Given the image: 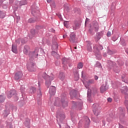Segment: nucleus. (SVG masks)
<instances>
[{
	"label": "nucleus",
	"mask_w": 128,
	"mask_h": 128,
	"mask_svg": "<svg viewBox=\"0 0 128 128\" xmlns=\"http://www.w3.org/2000/svg\"><path fill=\"white\" fill-rule=\"evenodd\" d=\"M124 104L126 108L128 106V94L125 96Z\"/></svg>",
	"instance_id": "obj_32"
},
{
	"label": "nucleus",
	"mask_w": 128,
	"mask_h": 128,
	"mask_svg": "<svg viewBox=\"0 0 128 128\" xmlns=\"http://www.w3.org/2000/svg\"><path fill=\"white\" fill-rule=\"evenodd\" d=\"M4 16H6V13L2 11H0V18H4Z\"/></svg>",
	"instance_id": "obj_35"
},
{
	"label": "nucleus",
	"mask_w": 128,
	"mask_h": 128,
	"mask_svg": "<svg viewBox=\"0 0 128 128\" xmlns=\"http://www.w3.org/2000/svg\"><path fill=\"white\" fill-rule=\"evenodd\" d=\"M56 87L54 86H51L49 90V94L50 96H54L56 94Z\"/></svg>",
	"instance_id": "obj_12"
},
{
	"label": "nucleus",
	"mask_w": 128,
	"mask_h": 128,
	"mask_svg": "<svg viewBox=\"0 0 128 128\" xmlns=\"http://www.w3.org/2000/svg\"><path fill=\"white\" fill-rule=\"evenodd\" d=\"M108 54L110 56H112V54H114V52L110 49H108Z\"/></svg>",
	"instance_id": "obj_41"
},
{
	"label": "nucleus",
	"mask_w": 128,
	"mask_h": 128,
	"mask_svg": "<svg viewBox=\"0 0 128 128\" xmlns=\"http://www.w3.org/2000/svg\"><path fill=\"white\" fill-rule=\"evenodd\" d=\"M119 128H124V126H122V124H119Z\"/></svg>",
	"instance_id": "obj_61"
},
{
	"label": "nucleus",
	"mask_w": 128,
	"mask_h": 128,
	"mask_svg": "<svg viewBox=\"0 0 128 128\" xmlns=\"http://www.w3.org/2000/svg\"><path fill=\"white\" fill-rule=\"evenodd\" d=\"M92 90L90 89H88V93H87V100L88 102H92V100L90 99V92Z\"/></svg>",
	"instance_id": "obj_20"
},
{
	"label": "nucleus",
	"mask_w": 128,
	"mask_h": 128,
	"mask_svg": "<svg viewBox=\"0 0 128 128\" xmlns=\"http://www.w3.org/2000/svg\"><path fill=\"white\" fill-rule=\"evenodd\" d=\"M88 32H90V34H92L94 32V29L92 28H90L89 29Z\"/></svg>",
	"instance_id": "obj_50"
},
{
	"label": "nucleus",
	"mask_w": 128,
	"mask_h": 128,
	"mask_svg": "<svg viewBox=\"0 0 128 128\" xmlns=\"http://www.w3.org/2000/svg\"><path fill=\"white\" fill-rule=\"evenodd\" d=\"M106 36L108 38H110V36H112V32H110L108 31L107 32Z\"/></svg>",
	"instance_id": "obj_49"
},
{
	"label": "nucleus",
	"mask_w": 128,
	"mask_h": 128,
	"mask_svg": "<svg viewBox=\"0 0 128 128\" xmlns=\"http://www.w3.org/2000/svg\"><path fill=\"white\" fill-rule=\"evenodd\" d=\"M38 49L36 48L34 51L30 52L28 56L30 58V60L32 58H38Z\"/></svg>",
	"instance_id": "obj_4"
},
{
	"label": "nucleus",
	"mask_w": 128,
	"mask_h": 128,
	"mask_svg": "<svg viewBox=\"0 0 128 128\" xmlns=\"http://www.w3.org/2000/svg\"><path fill=\"white\" fill-rule=\"evenodd\" d=\"M103 56H104V58H106V52L104 53Z\"/></svg>",
	"instance_id": "obj_62"
},
{
	"label": "nucleus",
	"mask_w": 128,
	"mask_h": 128,
	"mask_svg": "<svg viewBox=\"0 0 128 128\" xmlns=\"http://www.w3.org/2000/svg\"><path fill=\"white\" fill-rule=\"evenodd\" d=\"M42 78L45 80L46 86L48 88L52 84V81L54 80V75L52 74L50 76L44 73L42 75Z\"/></svg>",
	"instance_id": "obj_1"
},
{
	"label": "nucleus",
	"mask_w": 128,
	"mask_h": 128,
	"mask_svg": "<svg viewBox=\"0 0 128 128\" xmlns=\"http://www.w3.org/2000/svg\"><path fill=\"white\" fill-rule=\"evenodd\" d=\"M24 124L26 126V128H30V120L28 118H26L25 122H24Z\"/></svg>",
	"instance_id": "obj_16"
},
{
	"label": "nucleus",
	"mask_w": 128,
	"mask_h": 128,
	"mask_svg": "<svg viewBox=\"0 0 128 128\" xmlns=\"http://www.w3.org/2000/svg\"><path fill=\"white\" fill-rule=\"evenodd\" d=\"M70 60L66 58H62V64H63V68L64 70L68 68V64L70 62Z\"/></svg>",
	"instance_id": "obj_9"
},
{
	"label": "nucleus",
	"mask_w": 128,
	"mask_h": 128,
	"mask_svg": "<svg viewBox=\"0 0 128 128\" xmlns=\"http://www.w3.org/2000/svg\"><path fill=\"white\" fill-rule=\"evenodd\" d=\"M76 34H74V32L70 33L69 38L70 42H76Z\"/></svg>",
	"instance_id": "obj_10"
},
{
	"label": "nucleus",
	"mask_w": 128,
	"mask_h": 128,
	"mask_svg": "<svg viewBox=\"0 0 128 128\" xmlns=\"http://www.w3.org/2000/svg\"><path fill=\"white\" fill-rule=\"evenodd\" d=\"M8 98H10L12 96H13L14 102H18V96L16 94V90H11L7 94Z\"/></svg>",
	"instance_id": "obj_2"
},
{
	"label": "nucleus",
	"mask_w": 128,
	"mask_h": 128,
	"mask_svg": "<svg viewBox=\"0 0 128 128\" xmlns=\"http://www.w3.org/2000/svg\"><path fill=\"white\" fill-rule=\"evenodd\" d=\"M72 104L73 106H82V102H80V103L76 102H72Z\"/></svg>",
	"instance_id": "obj_25"
},
{
	"label": "nucleus",
	"mask_w": 128,
	"mask_h": 128,
	"mask_svg": "<svg viewBox=\"0 0 128 128\" xmlns=\"http://www.w3.org/2000/svg\"><path fill=\"white\" fill-rule=\"evenodd\" d=\"M70 96H71L72 98H76V90H72L70 92Z\"/></svg>",
	"instance_id": "obj_19"
},
{
	"label": "nucleus",
	"mask_w": 128,
	"mask_h": 128,
	"mask_svg": "<svg viewBox=\"0 0 128 128\" xmlns=\"http://www.w3.org/2000/svg\"><path fill=\"white\" fill-rule=\"evenodd\" d=\"M46 2H48V4H50V2H52V0H46Z\"/></svg>",
	"instance_id": "obj_60"
},
{
	"label": "nucleus",
	"mask_w": 128,
	"mask_h": 128,
	"mask_svg": "<svg viewBox=\"0 0 128 128\" xmlns=\"http://www.w3.org/2000/svg\"><path fill=\"white\" fill-rule=\"evenodd\" d=\"M26 0H22L20 2V6H24L26 4Z\"/></svg>",
	"instance_id": "obj_42"
},
{
	"label": "nucleus",
	"mask_w": 128,
	"mask_h": 128,
	"mask_svg": "<svg viewBox=\"0 0 128 128\" xmlns=\"http://www.w3.org/2000/svg\"><path fill=\"white\" fill-rule=\"evenodd\" d=\"M20 42H22V44H24L26 43V41L24 40L22 38H21Z\"/></svg>",
	"instance_id": "obj_52"
},
{
	"label": "nucleus",
	"mask_w": 128,
	"mask_h": 128,
	"mask_svg": "<svg viewBox=\"0 0 128 128\" xmlns=\"http://www.w3.org/2000/svg\"><path fill=\"white\" fill-rule=\"evenodd\" d=\"M64 26H66V28L67 27V26H68V22H66V21H65V22H64Z\"/></svg>",
	"instance_id": "obj_46"
},
{
	"label": "nucleus",
	"mask_w": 128,
	"mask_h": 128,
	"mask_svg": "<svg viewBox=\"0 0 128 128\" xmlns=\"http://www.w3.org/2000/svg\"><path fill=\"white\" fill-rule=\"evenodd\" d=\"M40 82H38V86L39 87V90L38 91V98H40L42 96V91H40Z\"/></svg>",
	"instance_id": "obj_30"
},
{
	"label": "nucleus",
	"mask_w": 128,
	"mask_h": 128,
	"mask_svg": "<svg viewBox=\"0 0 128 128\" xmlns=\"http://www.w3.org/2000/svg\"><path fill=\"white\" fill-rule=\"evenodd\" d=\"M88 84H94V80L90 79L88 80Z\"/></svg>",
	"instance_id": "obj_45"
},
{
	"label": "nucleus",
	"mask_w": 128,
	"mask_h": 128,
	"mask_svg": "<svg viewBox=\"0 0 128 128\" xmlns=\"http://www.w3.org/2000/svg\"><path fill=\"white\" fill-rule=\"evenodd\" d=\"M58 44L56 42H54L53 45L52 46V54L54 56H56V54H58V52L54 50H58Z\"/></svg>",
	"instance_id": "obj_5"
},
{
	"label": "nucleus",
	"mask_w": 128,
	"mask_h": 128,
	"mask_svg": "<svg viewBox=\"0 0 128 128\" xmlns=\"http://www.w3.org/2000/svg\"><path fill=\"white\" fill-rule=\"evenodd\" d=\"M104 36V31H101L100 32H97L96 34V40H100L101 38Z\"/></svg>",
	"instance_id": "obj_17"
},
{
	"label": "nucleus",
	"mask_w": 128,
	"mask_h": 128,
	"mask_svg": "<svg viewBox=\"0 0 128 128\" xmlns=\"http://www.w3.org/2000/svg\"><path fill=\"white\" fill-rule=\"evenodd\" d=\"M94 80H98V77L97 76H94Z\"/></svg>",
	"instance_id": "obj_56"
},
{
	"label": "nucleus",
	"mask_w": 128,
	"mask_h": 128,
	"mask_svg": "<svg viewBox=\"0 0 128 128\" xmlns=\"http://www.w3.org/2000/svg\"><path fill=\"white\" fill-rule=\"evenodd\" d=\"M64 74L63 72H60L59 74V78L61 80H64L65 78Z\"/></svg>",
	"instance_id": "obj_27"
},
{
	"label": "nucleus",
	"mask_w": 128,
	"mask_h": 128,
	"mask_svg": "<svg viewBox=\"0 0 128 128\" xmlns=\"http://www.w3.org/2000/svg\"><path fill=\"white\" fill-rule=\"evenodd\" d=\"M116 40H118V38H116V36H112V40H114V42H116Z\"/></svg>",
	"instance_id": "obj_47"
},
{
	"label": "nucleus",
	"mask_w": 128,
	"mask_h": 128,
	"mask_svg": "<svg viewBox=\"0 0 128 128\" xmlns=\"http://www.w3.org/2000/svg\"><path fill=\"white\" fill-rule=\"evenodd\" d=\"M56 118H57V122H60V124H62V122L64 120V118H66V115L64 114H60V115H58V114H57L56 116ZM58 123V124L60 126V128H62V124Z\"/></svg>",
	"instance_id": "obj_3"
},
{
	"label": "nucleus",
	"mask_w": 128,
	"mask_h": 128,
	"mask_svg": "<svg viewBox=\"0 0 128 128\" xmlns=\"http://www.w3.org/2000/svg\"><path fill=\"white\" fill-rule=\"evenodd\" d=\"M108 102H112V99L110 98H108Z\"/></svg>",
	"instance_id": "obj_53"
},
{
	"label": "nucleus",
	"mask_w": 128,
	"mask_h": 128,
	"mask_svg": "<svg viewBox=\"0 0 128 128\" xmlns=\"http://www.w3.org/2000/svg\"><path fill=\"white\" fill-rule=\"evenodd\" d=\"M32 14H33V16H38V14H40V10H37L36 12L34 10H32Z\"/></svg>",
	"instance_id": "obj_28"
},
{
	"label": "nucleus",
	"mask_w": 128,
	"mask_h": 128,
	"mask_svg": "<svg viewBox=\"0 0 128 128\" xmlns=\"http://www.w3.org/2000/svg\"><path fill=\"white\" fill-rule=\"evenodd\" d=\"M94 106H96V104H93L92 106V110H93V112L95 116H98V114H100V111L96 109V108H94Z\"/></svg>",
	"instance_id": "obj_15"
},
{
	"label": "nucleus",
	"mask_w": 128,
	"mask_h": 128,
	"mask_svg": "<svg viewBox=\"0 0 128 128\" xmlns=\"http://www.w3.org/2000/svg\"><path fill=\"white\" fill-rule=\"evenodd\" d=\"M16 18H17L18 20H20V16H17Z\"/></svg>",
	"instance_id": "obj_59"
},
{
	"label": "nucleus",
	"mask_w": 128,
	"mask_h": 128,
	"mask_svg": "<svg viewBox=\"0 0 128 128\" xmlns=\"http://www.w3.org/2000/svg\"><path fill=\"white\" fill-rule=\"evenodd\" d=\"M83 118L86 122V124L88 125L90 124V118H88V117L84 116Z\"/></svg>",
	"instance_id": "obj_24"
},
{
	"label": "nucleus",
	"mask_w": 128,
	"mask_h": 128,
	"mask_svg": "<svg viewBox=\"0 0 128 128\" xmlns=\"http://www.w3.org/2000/svg\"><path fill=\"white\" fill-rule=\"evenodd\" d=\"M35 64L34 62H30V64H27V68L28 70H30V72H32V70H30V68H33Z\"/></svg>",
	"instance_id": "obj_22"
},
{
	"label": "nucleus",
	"mask_w": 128,
	"mask_h": 128,
	"mask_svg": "<svg viewBox=\"0 0 128 128\" xmlns=\"http://www.w3.org/2000/svg\"><path fill=\"white\" fill-rule=\"evenodd\" d=\"M89 19L86 18V20L85 24H86V22H88Z\"/></svg>",
	"instance_id": "obj_63"
},
{
	"label": "nucleus",
	"mask_w": 128,
	"mask_h": 128,
	"mask_svg": "<svg viewBox=\"0 0 128 128\" xmlns=\"http://www.w3.org/2000/svg\"><path fill=\"white\" fill-rule=\"evenodd\" d=\"M95 66L96 68H102V64H100L98 62H96V65H95Z\"/></svg>",
	"instance_id": "obj_40"
},
{
	"label": "nucleus",
	"mask_w": 128,
	"mask_h": 128,
	"mask_svg": "<svg viewBox=\"0 0 128 128\" xmlns=\"http://www.w3.org/2000/svg\"><path fill=\"white\" fill-rule=\"evenodd\" d=\"M6 100V96L4 95L0 96V102H4Z\"/></svg>",
	"instance_id": "obj_31"
},
{
	"label": "nucleus",
	"mask_w": 128,
	"mask_h": 128,
	"mask_svg": "<svg viewBox=\"0 0 128 128\" xmlns=\"http://www.w3.org/2000/svg\"><path fill=\"white\" fill-rule=\"evenodd\" d=\"M36 90V88L34 87H32L30 88V92H31V94H34V92Z\"/></svg>",
	"instance_id": "obj_39"
},
{
	"label": "nucleus",
	"mask_w": 128,
	"mask_h": 128,
	"mask_svg": "<svg viewBox=\"0 0 128 128\" xmlns=\"http://www.w3.org/2000/svg\"><path fill=\"white\" fill-rule=\"evenodd\" d=\"M20 40H22L21 38H20L16 40V44H17V46H18V44H20V42H21Z\"/></svg>",
	"instance_id": "obj_43"
},
{
	"label": "nucleus",
	"mask_w": 128,
	"mask_h": 128,
	"mask_svg": "<svg viewBox=\"0 0 128 128\" xmlns=\"http://www.w3.org/2000/svg\"><path fill=\"white\" fill-rule=\"evenodd\" d=\"M122 94H125V96L128 94V88L126 86H124L120 88Z\"/></svg>",
	"instance_id": "obj_11"
},
{
	"label": "nucleus",
	"mask_w": 128,
	"mask_h": 128,
	"mask_svg": "<svg viewBox=\"0 0 128 128\" xmlns=\"http://www.w3.org/2000/svg\"><path fill=\"white\" fill-rule=\"evenodd\" d=\"M29 50H30V46L28 45H25L24 46L23 52L24 54H28Z\"/></svg>",
	"instance_id": "obj_18"
},
{
	"label": "nucleus",
	"mask_w": 128,
	"mask_h": 128,
	"mask_svg": "<svg viewBox=\"0 0 128 128\" xmlns=\"http://www.w3.org/2000/svg\"><path fill=\"white\" fill-rule=\"evenodd\" d=\"M12 50L14 54H18V46L14 44H12Z\"/></svg>",
	"instance_id": "obj_23"
},
{
	"label": "nucleus",
	"mask_w": 128,
	"mask_h": 128,
	"mask_svg": "<svg viewBox=\"0 0 128 128\" xmlns=\"http://www.w3.org/2000/svg\"><path fill=\"white\" fill-rule=\"evenodd\" d=\"M122 82H125V84H128V81L126 79V74H123L122 76Z\"/></svg>",
	"instance_id": "obj_29"
},
{
	"label": "nucleus",
	"mask_w": 128,
	"mask_h": 128,
	"mask_svg": "<svg viewBox=\"0 0 128 128\" xmlns=\"http://www.w3.org/2000/svg\"><path fill=\"white\" fill-rule=\"evenodd\" d=\"M7 128H12V125H10V126L7 125Z\"/></svg>",
	"instance_id": "obj_58"
},
{
	"label": "nucleus",
	"mask_w": 128,
	"mask_h": 128,
	"mask_svg": "<svg viewBox=\"0 0 128 128\" xmlns=\"http://www.w3.org/2000/svg\"><path fill=\"white\" fill-rule=\"evenodd\" d=\"M108 87L106 84L102 85L101 86V87L100 88V93L101 94H104V92H106V90H108Z\"/></svg>",
	"instance_id": "obj_13"
},
{
	"label": "nucleus",
	"mask_w": 128,
	"mask_h": 128,
	"mask_svg": "<svg viewBox=\"0 0 128 128\" xmlns=\"http://www.w3.org/2000/svg\"><path fill=\"white\" fill-rule=\"evenodd\" d=\"M14 0H10V4H12V2H14Z\"/></svg>",
	"instance_id": "obj_64"
},
{
	"label": "nucleus",
	"mask_w": 128,
	"mask_h": 128,
	"mask_svg": "<svg viewBox=\"0 0 128 128\" xmlns=\"http://www.w3.org/2000/svg\"><path fill=\"white\" fill-rule=\"evenodd\" d=\"M50 6L52 8H56V3L54 1H52L50 3Z\"/></svg>",
	"instance_id": "obj_37"
},
{
	"label": "nucleus",
	"mask_w": 128,
	"mask_h": 128,
	"mask_svg": "<svg viewBox=\"0 0 128 128\" xmlns=\"http://www.w3.org/2000/svg\"><path fill=\"white\" fill-rule=\"evenodd\" d=\"M30 32H31V34H32V36H34L36 34V30L34 29L31 30Z\"/></svg>",
	"instance_id": "obj_44"
},
{
	"label": "nucleus",
	"mask_w": 128,
	"mask_h": 128,
	"mask_svg": "<svg viewBox=\"0 0 128 128\" xmlns=\"http://www.w3.org/2000/svg\"><path fill=\"white\" fill-rule=\"evenodd\" d=\"M61 104H62V108H66L68 106V102L64 100V99H62L61 100Z\"/></svg>",
	"instance_id": "obj_21"
},
{
	"label": "nucleus",
	"mask_w": 128,
	"mask_h": 128,
	"mask_svg": "<svg viewBox=\"0 0 128 128\" xmlns=\"http://www.w3.org/2000/svg\"><path fill=\"white\" fill-rule=\"evenodd\" d=\"M126 114H124V113L122 112L120 116V118H124Z\"/></svg>",
	"instance_id": "obj_51"
},
{
	"label": "nucleus",
	"mask_w": 128,
	"mask_h": 128,
	"mask_svg": "<svg viewBox=\"0 0 128 128\" xmlns=\"http://www.w3.org/2000/svg\"><path fill=\"white\" fill-rule=\"evenodd\" d=\"M54 106H60V104H58V102L56 101L54 102Z\"/></svg>",
	"instance_id": "obj_54"
},
{
	"label": "nucleus",
	"mask_w": 128,
	"mask_h": 128,
	"mask_svg": "<svg viewBox=\"0 0 128 128\" xmlns=\"http://www.w3.org/2000/svg\"><path fill=\"white\" fill-rule=\"evenodd\" d=\"M84 68V64H82V62H79L78 64V68L80 70V68Z\"/></svg>",
	"instance_id": "obj_34"
},
{
	"label": "nucleus",
	"mask_w": 128,
	"mask_h": 128,
	"mask_svg": "<svg viewBox=\"0 0 128 128\" xmlns=\"http://www.w3.org/2000/svg\"><path fill=\"white\" fill-rule=\"evenodd\" d=\"M23 76L22 72L18 71L15 73L14 78L16 80H20L22 78Z\"/></svg>",
	"instance_id": "obj_6"
},
{
	"label": "nucleus",
	"mask_w": 128,
	"mask_h": 128,
	"mask_svg": "<svg viewBox=\"0 0 128 128\" xmlns=\"http://www.w3.org/2000/svg\"><path fill=\"white\" fill-rule=\"evenodd\" d=\"M36 20H35L34 18H30L28 20V22H30V24H32L34 22H36Z\"/></svg>",
	"instance_id": "obj_33"
},
{
	"label": "nucleus",
	"mask_w": 128,
	"mask_h": 128,
	"mask_svg": "<svg viewBox=\"0 0 128 128\" xmlns=\"http://www.w3.org/2000/svg\"><path fill=\"white\" fill-rule=\"evenodd\" d=\"M107 122H112V117H109L107 118Z\"/></svg>",
	"instance_id": "obj_48"
},
{
	"label": "nucleus",
	"mask_w": 128,
	"mask_h": 128,
	"mask_svg": "<svg viewBox=\"0 0 128 128\" xmlns=\"http://www.w3.org/2000/svg\"><path fill=\"white\" fill-rule=\"evenodd\" d=\"M20 90H21L22 94H24V90H26V88H24V85L21 86Z\"/></svg>",
	"instance_id": "obj_38"
},
{
	"label": "nucleus",
	"mask_w": 128,
	"mask_h": 128,
	"mask_svg": "<svg viewBox=\"0 0 128 128\" xmlns=\"http://www.w3.org/2000/svg\"><path fill=\"white\" fill-rule=\"evenodd\" d=\"M93 28H94L96 32H98V30H100V25H98V23L96 22H94Z\"/></svg>",
	"instance_id": "obj_14"
},
{
	"label": "nucleus",
	"mask_w": 128,
	"mask_h": 128,
	"mask_svg": "<svg viewBox=\"0 0 128 128\" xmlns=\"http://www.w3.org/2000/svg\"><path fill=\"white\" fill-rule=\"evenodd\" d=\"M87 50L88 52H92V46L90 44H88L87 46Z\"/></svg>",
	"instance_id": "obj_36"
},
{
	"label": "nucleus",
	"mask_w": 128,
	"mask_h": 128,
	"mask_svg": "<svg viewBox=\"0 0 128 128\" xmlns=\"http://www.w3.org/2000/svg\"><path fill=\"white\" fill-rule=\"evenodd\" d=\"M58 18H60V20H62V15H58Z\"/></svg>",
	"instance_id": "obj_57"
},
{
	"label": "nucleus",
	"mask_w": 128,
	"mask_h": 128,
	"mask_svg": "<svg viewBox=\"0 0 128 128\" xmlns=\"http://www.w3.org/2000/svg\"><path fill=\"white\" fill-rule=\"evenodd\" d=\"M75 80H80V74H78V71H76L74 73Z\"/></svg>",
	"instance_id": "obj_26"
},
{
	"label": "nucleus",
	"mask_w": 128,
	"mask_h": 128,
	"mask_svg": "<svg viewBox=\"0 0 128 128\" xmlns=\"http://www.w3.org/2000/svg\"><path fill=\"white\" fill-rule=\"evenodd\" d=\"M107 66L110 69L114 68H116V64L112 60H108L107 61Z\"/></svg>",
	"instance_id": "obj_8"
},
{
	"label": "nucleus",
	"mask_w": 128,
	"mask_h": 128,
	"mask_svg": "<svg viewBox=\"0 0 128 128\" xmlns=\"http://www.w3.org/2000/svg\"><path fill=\"white\" fill-rule=\"evenodd\" d=\"M104 48L102 46L100 45L96 48L97 52L95 53L96 58H98V60H100L102 58V55L100 53V50H102Z\"/></svg>",
	"instance_id": "obj_7"
},
{
	"label": "nucleus",
	"mask_w": 128,
	"mask_h": 128,
	"mask_svg": "<svg viewBox=\"0 0 128 128\" xmlns=\"http://www.w3.org/2000/svg\"><path fill=\"white\" fill-rule=\"evenodd\" d=\"M4 0H0V6H1V4H2V3L4 2Z\"/></svg>",
	"instance_id": "obj_55"
}]
</instances>
